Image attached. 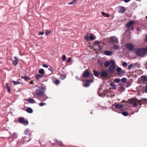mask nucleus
Returning a JSON list of instances; mask_svg holds the SVG:
<instances>
[{
    "instance_id": "nucleus-27",
    "label": "nucleus",
    "mask_w": 147,
    "mask_h": 147,
    "mask_svg": "<svg viewBox=\"0 0 147 147\" xmlns=\"http://www.w3.org/2000/svg\"><path fill=\"white\" fill-rule=\"evenodd\" d=\"M111 86L112 87V89H115L116 88V86L114 83H111L110 84Z\"/></svg>"
},
{
    "instance_id": "nucleus-28",
    "label": "nucleus",
    "mask_w": 147,
    "mask_h": 147,
    "mask_svg": "<svg viewBox=\"0 0 147 147\" xmlns=\"http://www.w3.org/2000/svg\"><path fill=\"white\" fill-rule=\"evenodd\" d=\"M113 48L115 50H118L119 49V47L118 45H114L113 46Z\"/></svg>"
},
{
    "instance_id": "nucleus-43",
    "label": "nucleus",
    "mask_w": 147,
    "mask_h": 147,
    "mask_svg": "<svg viewBox=\"0 0 147 147\" xmlns=\"http://www.w3.org/2000/svg\"><path fill=\"white\" fill-rule=\"evenodd\" d=\"M88 38L89 37L88 34H86L85 36H84L85 39L86 40H88Z\"/></svg>"
},
{
    "instance_id": "nucleus-22",
    "label": "nucleus",
    "mask_w": 147,
    "mask_h": 147,
    "mask_svg": "<svg viewBox=\"0 0 147 147\" xmlns=\"http://www.w3.org/2000/svg\"><path fill=\"white\" fill-rule=\"evenodd\" d=\"M141 79L142 81L143 82H146L147 81V78L145 76H142L141 77Z\"/></svg>"
},
{
    "instance_id": "nucleus-41",
    "label": "nucleus",
    "mask_w": 147,
    "mask_h": 147,
    "mask_svg": "<svg viewBox=\"0 0 147 147\" xmlns=\"http://www.w3.org/2000/svg\"><path fill=\"white\" fill-rule=\"evenodd\" d=\"M120 89L122 91H124V90H125V88L123 85H122L120 87Z\"/></svg>"
},
{
    "instance_id": "nucleus-15",
    "label": "nucleus",
    "mask_w": 147,
    "mask_h": 147,
    "mask_svg": "<svg viewBox=\"0 0 147 147\" xmlns=\"http://www.w3.org/2000/svg\"><path fill=\"white\" fill-rule=\"evenodd\" d=\"M112 53L111 51L106 50L104 52V54L107 56L111 55L112 54Z\"/></svg>"
},
{
    "instance_id": "nucleus-57",
    "label": "nucleus",
    "mask_w": 147,
    "mask_h": 147,
    "mask_svg": "<svg viewBox=\"0 0 147 147\" xmlns=\"http://www.w3.org/2000/svg\"><path fill=\"white\" fill-rule=\"evenodd\" d=\"M145 87L146 88L145 89V91L147 93V84H146Z\"/></svg>"
},
{
    "instance_id": "nucleus-2",
    "label": "nucleus",
    "mask_w": 147,
    "mask_h": 147,
    "mask_svg": "<svg viewBox=\"0 0 147 147\" xmlns=\"http://www.w3.org/2000/svg\"><path fill=\"white\" fill-rule=\"evenodd\" d=\"M19 122L22 123L25 125H28V121H25V119L22 117H20L18 119Z\"/></svg>"
},
{
    "instance_id": "nucleus-54",
    "label": "nucleus",
    "mask_w": 147,
    "mask_h": 147,
    "mask_svg": "<svg viewBox=\"0 0 147 147\" xmlns=\"http://www.w3.org/2000/svg\"><path fill=\"white\" fill-rule=\"evenodd\" d=\"M55 142H58V144H60V145H61V142H59V141H58L57 140H55Z\"/></svg>"
},
{
    "instance_id": "nucleus-5",
    "label": "nucleus",
    "mask_w": 147,
    "mask_h": 147,
    "mask_svg": "<svg viewBox=\"0 0 147 147\" xmlns=\"http://www.w3.org/2000/svg\"><path fill=\"white\" fill-rule=\"evenodd\" d=\"M137 102L140 105H141L142 104L147 102V99L146 98H142L141 100H138Z\"/></svg>"
},
{
    "instance_id": "nucleus-30",
    "label": "nucleus",
    "mask_w": 147,
    "mask_h": 147,
    "mask_svg": "<svg viewBox=\"0 0 147 147\" xmlns=\"http://www.w3.org/2000/svg\"><path fill=\"white\" fill-rule=\"evenodd\" d=\"M22 78H24V80L26 81H27L28 80H30V78L26 76H25L24 77L22 76Z\"/></svg>"
},
{
    "instance_id": "nucleus-62",
    "label": "nucleus",
    "mask_w": 147,
    "mask_h": 147,
    "mask_svg": "<svg viewBox=\"0 0 147 147\" xmlns=\"http://www.w3.org/2000/svg\"><path fill=\"white\" fill-rule=\"evenodd\" d=\"M30 84H33V81H30Z\"/></svg>"
},
{
    "instance_id": "nucleus-45",
    "label": "nucleus",
    "mask_w": 147,
    "mask_h": 147,
    "mask_svg": "<svg viewBox=\"0 0 147 147\" xmlns=\"http://www.w3.org/2000/svg\"><path fill=\"white\" fill-rule=\"evenodd\" d=\"M30 132L28 129H26L24 131V134H27Z\"/></svg>"
},
{
    "instance_id": "nucleus-31",
    "label": "nucleus",
    "mask_w": 147,
    "mask_h": 147,
    "mask_svg": "<svg viewBox=\"0 0 147 147\" xmlns=\"http://www.w3.org/2000/svg\"><path fill=\"white\" fill-rule=\"evenodd\" d=\"M98 63L100 65L102 66L103 64V62L100 60H99L98 61Z\"/></svg>"
},
{
    "instance_id": "nucleus-55",
    "label": "nucleus",
    "mask_w": 147,
    "mask_h": 147,
    "mask_svg": "<svg viewBox=\"0 0 147 147\" xmlns=\"http://www.w3.org/2000/svg\"><path fill=\"white\" fill-rule=\"evenodd\" d=\"M133 106L134 107H136L137 106V105L136 103V102H135L133 103Z\"/></svg>"
},
{
    "instance_id": "nucleus-18",
    "label": "nucleus",
    "mask_w": 147,
    "mask_h": 147,
    "mask_svg": "<svg viewBox=\"0 0 147 147\" xmlns=\"http://www.w3.org/2000/svg\"><path fill=\"white\" fill-rule=\"evenodd\" d=\"M28 102L30 103H36V102L34 100L31 98H29L28 99Z\"/></svg>"
},
{
    "instance_id": "nucleus-24",
    "label": "nucleus",
    "mask_w": 147,
    "mask_h": 147,
    "mask_svg": "<svg viewBox=\"0 0 147 147\" xmlns=\"http://www.w3.org/2000/svg\"><path fill=\"white\" fill-rule=\"evenodd\" d=\"M26 111L28 113H31L32 112V109L30 107H28L27 108Z\"/></svg>"
},
{
    "instance_id": "nucleus-7",
    "label": "nucleus",
    "mask_w": 147,
    "mask_h": 147,
    "mask_svg": "<svg viewBox=\"0 0 147 147\" xmlns=\"http://www.w3.org/2000/svg\"><path fill=\"white\" fill-rule=\"evenodd\" d=\"M116 68V67L115 65H111L109 67L108 71L110 73H113L114 71V69Z\"/></svg>"
},
{
    "instance_id": "nucleus-25",
    "label": "nucleus",
    "mask_w": 147,
    "mask_h": 147,
    "mask_svg": "<svg viewBox=\"0 0 147 147\" xmlns=\"http://www.w3.org/2000/svg\"><path fill=\"white\" fill-rule=\"evenodd\" d=\"M104 64L105 67H108L110 65V63L108 61H106L105 62Z\"/></svg>"
},
{
    "instance_id": "nucleus-34",
    "label": "nucleus",
    "mask_w": 147,
    "mask_h": 147,
    "mask_svg": "<svg viewBox=\"0 0 147 147\" xmlns=\"http://www.w3.org/2000/svg\"><path fill=\"white\" fill-rule=\"evenodd\" d=\"M124 85L126 87H128L131 86V84L129 82H127Z\"/></svg>"
},
{
    "instance_id": "nucleus-21",
    "label": "nucleus",
    "mask_w": 147,
    "mask_h": 147,
    "mask_svg": "<svg viewBox=\"0 0 147 147\" xmlns=\"http://www.w3.org/2000/svg\"><path fill=\"white\" fill-rule=\"evenodd\" d=\"M93 74L95 76L98 77L100 74V72L98 71H94Z\"/></svg>"
},
{
    "instance_id": "nucleus-23",
    "label": "nucleus",
    "mask_w": 147,
    "mask_h": 147,
    "mask_svg": "<svg viewBox=\"0 0 147 147\" xmlns=\"http://www.w3.org/2000/svg\"><path fill=\"white\" fill-rule=\"evenodd\" d=\"M134 64V68H136V67H137V68H138L140 66V64L138 63H134L133 64Z\"/></svg>"
},
{
    "instance_id": "nucleus-33",
    "label": "nucleus",
    "mask_w": 147,
    "mask_h": 147,
    "mask_svg": "<svg viewBox=\"0 0 147 147\" xmlns=\"http://www.w3.org/2000/svg\"><path fill=\"white\" fill-rule=\"evenodd\" d=\"M77 0H73V1L71 2L68 3V4L71 5L72 4H76L77 2Z\"/></svg>"
},
{
    "instance_id": "nucleus-12",
    "label": "nucleus",
    "mask_w": 147,
    "mask_h": 147,
    "mask_svg": "<svg viewBox=\"0 0 147 147\" xmlns=\"http://www.w3.org/2000/svg\"><path fill=\"white\" fill-rule=\"evenodd\" d=\"M93 81H90L89 80H87L86 81V82L83 85V86L85 87H88L90 85V83L92 82Z\"/></svg>"
},
{
    "instance_id": "nucleus-49",
    "label": "nucleus",
    "mask_w": 147,
    "mask_h": 147,
    "mask_svg": "<svg viewBox=\"0 0 147 147\" xmlns=\"http://www.w3.org/2000/svg\"><path fill=\"white\" fill-rule=\"evenodd\" d=\"M71 60V58L70 57H69L68 58V59L66 61L67 63L70 62Z\"/></svg>"
},
{
    "instance_id": "nucleus-10",
    "label": "nucleus",
    "mask_w": 147,
    "mask_h": 147,
    "mask_svg": "<svg viewBox=\"0 0 147 147\" xmlns=\"http://www.w3.org/2000/svg\"><path fill=\"white\" fill-rule=\"evenodd\" d=\"M100 75L102 77H106L108 76V74L106 71L102 70L101 72Z\"/></svg>"
},
{
    "instance_id": "nucleus-26",
    "label": "nucleus",
    "mask_w": 147,
    "mask_h": 147,
    "mask_svg": "<svg viewBox=\"0 0 147 147\" xmlns=\"http://www.w3.org/2000/svg\"><path fill=\"white\" fill-rule=\"evenodd\" d=\"M38 71L40 74H42L44 73V70L42 69H39Z\"/></svg>"
},
{
    "instance_id": "nucleus-39",
    "label": "nucleus",
    "mask_w": 147,
    "mask_h": 147,
    "mask_svg": "<svg viewBox=\"0 0 147 147\" xmlns=\"http://www.w3.org/2000/svg\"><path fill=\"white\" fill-rule=\"evenodd\" d=\"M89 38L91 40H93L95 39V38L94 37L92 34H91V35L89 37Z\"/></svg>"
},
{
    "instance_id": "nucleus-13",
    "label": "nucleus",
    "mask_w": 147,
    "mask_h": 147,
    "mask_svg": "<svg viewBox=\"0 0 147 147\" xmlns=\"http://www.w3.org/2000/svg\"><path fill=\"white\" fill-rule=\"evenodd\" d=\"M15 59L13 60V64L16 66L19 61V59L16 57H15Z\"/></svg>"
},
{
    "instance_id": "nucleus-48",
    "label": "nucleus",
    "mask_w": 147,
    "mask_h": 147,
    "mask_svg": "<svg viewBox=\"0 0 147 147\" xmlns=\"http://www.w3.org/2000/svg\"><path fill=\"white\" fill-rule=\"evenodd\" d=\"M122 65L124 67H126L127 65L126 62H124L122 63Z\"/></svg>"
},
{
    "instance_id": "nucleus-9",
    "label": "nucleus",
    "mask_w": 147,
    "mask_h": 147,
    "mask_svg": "<svg viewBox=\"0 0 147 147\" xmlns=\"http://www.w3.org/2000/svg\"><path fill=\"white\" fill-rule=\"evenodd\" d=\"M110 42L113 43H117L118 42V39L116 37L113 36L110 38Z\"/></svg>"
},
{
    "instance_id": "nucleus-19",
    "label": "nucleus",
    "mask_w": 147,
    "mask_h": 147,
    "mask_svg": "<svg viewBox=\"0 0 147 147\" xmlns=\"http://www.w3.org/2000/svg\"><path fill=\"white\" fill-rule=\"evenodd\" d=\"M123 105H115V107L118 109H121L123 107Z\"/></svg>"
},
{
    "instance_id": "nucleus-16",
    "label": "nucleus",
    "mask_w": 147,
    "mask_h": 147,
    "mask_svg": "<svg viewBox=\"0 0 147 147\" xmlns=\"http://www.w3.org/2000/svg\"><path fill=\"white\" fill-rule=\"evenodd\" d=\"M125 8L124 7H121L119 11V12L121 13L124 12L126 11Z\"/></svg>"
},
{
    "instance_id": "nucleus-17",
    "label": "nucleus",
    "mask_w": 147,
    "mask_h": 147,
    "mask_svg": "<svg viewBox=\"0 0 147 147\" xmlns=\"http://www.w3.org/2000/svg\"><path fill=\"white\" fill-rule=\"evenodd\" d=\"M18 137L17 134L16 133H14L13 134H11L10 137L12 139H14L17 138Z\"/></svg>"
},
{
    "instance_id": "nucleus-6",
    "label": "nucleus",
    "mask_w": 147,
    "mask_h": 147,
    "mask_svg": "<svg viewBox=\"0 0 147 147\" xmlns=\"http://www.w3.org/2000/svg\"><path fill=\"white\" fill-rule=\"evenodd\" d=\"M125 46L126 49L129 50H132L134 47L133 45L129 43L126 44Z\"/></svg>"
},
{
    "instance_id": "nucleus-37",
    "label": "nucleus",
    "mask_w": 147,
    "mask_h": 147,
    "mask_svg": "<svg viewBox=\"0 0 147 147\" xmlns=\"http://www.w3.org/2000/svg\"><path fill=\"white\" fill-rule=\"evenodd\" d=\"M134 67V64H130L128 66V69L130 70L131 68Z\"/></svg>"
},
{
    "instance_id": "nucleus-46",
    "label": "nucleus",
    "mask_w": 147,
    "mask_h": 147,
    "mask_svg": "<svg viewBox=\"0 0 147 147\" xmlns=\"http://www.w3.org/2000/svg\"><path fill=\"white\" fill-rule=\"evenodd\" d=\"M110 62L112 63V65H114L115 64V61L114 60H110Z\"/></svg>"
},
{
    "instance_id": "nucleus-59",
    "label": "nucleus",
    "mask_w": 147,
    "mask_h": 147,
    "mask_svg": "<svg viewBox=\"0 0 147 147\" xmlns=\"http://www.w3.org/2000/svg\"><path fill=\"white\" fill-rule=\"evenodd\" d=\"M105 16L107 18H109L110 16V15L109 14L107 13L106 14Z\"/></svg>"
},
{
    "instance_id": "nucleus-20",
    "label": "nucleus",
    "mask_w": 147,
    "mask_h": 147,
    "mask_svg": "<svg viewBox=\"0 0 147 147\" xmlns=\"http://www.w3.org/2000/svg\"><path fill=\"white\" fill-rule=\"evenodd\" d=\"M43 76V75H39L37 74L36 75L35 77L36 79L37 80H39V79L41 78Z\"/></svg>"
},
{
    "instance_id": "nucleus-11",
    "label": "nucleus",
    "mask_w": 147,
    "mask_h": 147,
    "mask_svg": "<svg viewBox=\"0 0 147 147\" xmlns=\"http://www.w3.org/2000/svg\"><path fill=\"white\" fill-rule=\"evenodd\" d=\"M90 75L89 72L87 71V69L84 72L83 76L84 78H87Z\"/></svg>"
},
{
    "instance_id": "nucleus-35",
    "label": "nucleus",
    "mask_w": 147,
    "mask_h": 147,
    "mask_svg": "<svg viewBox=\"0 0 147 147\" xmlns=\"http://www.w3.org/2000/svg\"><path fill=\"white\" fill-rule=\"evenodd\" d=\"M120 81V79L119 78H116L114 79V81L116 83H119Z\"/></svg>"
},
{
    "instance_id": "nucleus-44",
    "label": "nucleus",
    "mask_w": 147,
    "mask_h": 147,
    "mask_svg": "<svg viewBox=\"0 0 147 147\" xmlns=\"http://www.w3.org/2000/svg\"><path fill=\"white\" fill-rule=\"evenodd\" d=\"M101 42H100L96 40L94 42V44L95 45H99L100 43Z\"/></svg>"
},
{
    "instance_id": "nucleus-56",
    "label": "nucleus",
    "mask_w": 147,
    "mask_h": 147,
    "mask_svg": "<svg viewBox=\"0 0 147 147\" xmlns=\"http://www.w3.org/2000/svg\"><path fill=\"white\" fill-rule=\"evenodd\" d=\"M98 46L100 50H102V46H100V45H98Z\"/></svg>"
},
{
    "instance_id": "nucleus-40",
    "label": "nucleus",
    "mask_w": 147,
    "mask_h": 147,
    "mask_svg": "<svg viewBox=\"0 0 147 147\" xmlns=\"http://www.w3.org/2000/svg\"><path fill=\"white\" fill-rule=\"evenodd\" d=\"M122 115L124 116H127L128 115V113L126 111H124L122 113Z\"/></svg>"
},
{
    "instance_id": "nucleus-4",
    "label": "nucleus",
    "mask_w": 147,
    "mask_h": 147,
    "mask_svg": "<svg viewBox=\"0 0 147 147\" xmlns=\"http://www.w3.org/2000/svg\"><path fill=\"white\" fill-rule=\"evenodd\" d=\"M116 70L118 72V74L120 76H121L126 73L125 70L121 69V68L120 67L117 68Z\"/></svg>"
},
{
    "instance_id": "nucleus-61",
    "label": "nucleus",
    "mask_w": 147,
    "mask_h": 147,
    "mask_svg": "<svg viewBox=\"0 0 147 147\" xmlns=\"http://www.w3.org/2000/svg\"><path fill=\"white\" fill-rule=\"evenodd\" d=\"M102 15L104 16L106 14V13L102 11Z\"/></svg>"
},
{
    "instance_id": "nucleus-8",
    "label": "nucleus",
    "mask_w": 147,
    "mask_h": 147,
    "mask_svg": "<svg viewBox=\"0 0 147 147\" xmlns=\"http://www.w3.org/2000/svg\"><path fill=\"white\" fill-rule=\"evenodd\" d=\"M134 21L131 20L129 21L126 25V26L127 28H129L131 27L134 24Z\"/></svg>"
},
{
    "instance_id": "nucleus-3",
    "label": "nucleus",
    "mask_w": 147,
    "mask_h": 147,
    "mask_svg": "<svg viewBox=\"0 0 147 147\" xmlns=\"http://www.w3.org/2000/svg\"><path fill=\"white\" fill-rule=\"evenodd\" d=\"M44 92L42 89H37L36 90L35 93L37 96H42L44 95Z\"/></svg>"
},
{
    "instance_id": "nucleus-58",
    "label": "nucleus",
    "mask_w": 147,
    "mask_h": 147,
    "mask_svg": "<svg viewBox=\"0 0 147 147\" xmlns=\"http://www.w3.org/2000/svg\"><path fill=\"white\" fill-rule=\"evenodd\" d=\"M131 0H124V1L126 3H127L129 1Z\"/></svg>"
},
{
    "instance_id": "nucleus-60",
    "label": "nucleus",
    "mask_w": 147,
    "mask_h": 147,
    "mask_svg": "<svg viewBox=\"0 0 147 147\" xmlns=\"http://www.w3.org/2000/svg\"><path fill=\"white\" fill-rule=\"evenodd\" d=\"M145 41L146 42H147V34L146 35L145 37Z\"/></svg>"
},
{
    "instance_id": "nucleus-52",
    "label": "nucleus",
    "mask_w": 147,
    "mask_h": 147,
    "mask_svg": "<svg viewBox=\"0 0 147 147\" xmlns=\"http://www.w3.org/2000/svg\"><path fill=\"white\" fill-rule=\"evenodd\" d=\"M65 76L62 75L61 76L60 78L61 79L63 80L65 79Z\"/></svg>"
},
{
    "instance_id": "nucleus-42",
    "label": "nucleus",
    "mask_w": 147,
    "mask_h": 147,
    "mask_svg": "<svg viewBox=\"0 0 147 147\" xmlns=\"http://www.w3.org/2000/svg\"><path fill=\"white\" fill-rule=\"evenodd\" d=\"M55 83L56 85H58L60 83V81L58 79L56 80L55 81Z\"/></svg>"
},
{
    "instance_id": "nucleus-63",
    "label": "nucleus",
    "mask_w": 147,
    "mask_h": 147,
    "mask_svg": "<svg viewBox=\"0 0 147 147\" xmlns=\"http://www.w3.org/2000/svg\"><path fill=\"white\" fill-rule=\"evenodd\" d=\"M137 30L138 31H139L141 30H140V28H137Z\"/></svg>"
},
{
    "instance_id": "nucleus-64",
    "label": "nucleus",
    "mask_w": 147,
    "mask_h": 147,
    "mask_svg": "<svg viewBox=\"0 0 147 147\" xmlns=\"http://www.w3.org/2000/svg\"><path fill=\"white\" fill-rule=\"evenodd\" d=\"M134 27L132 26L131 28V30H134Z\"/></svg>"
},
{
    "instance_id": "nucleus-1",
    "label": "nucleus",
    "mask_w": 147,
    "mask_h": 147,
    "mask_svg": "<svg viewBox=\"0 0 147 147\" xmlns=\"http://www.w3.org/2000/svg\"><path fill=\"white\" fill-rule=\"evenodd\" d=\"M136 55L138 56L143 57V55L147 52V47L142 49H136L135 50Z\"/></svg>"
},
{
    "instance_id": "nucleus-36",
    "label": "nucleus",
    "mask_w": 147,
    "mask_h": 147,
    "mask_svg": "<svg viewBox=\"0 0 147 147\" xmlns=\"http://www.w3.org/2000/svg\"><path fill=\"white\" fill-rule=\"evenodd\" d=\"M13 82L14 85H16L18 84H20V82L19 81H15L14 80L13 81Z\"/></svg>"
},
{
    "instance_id": "nucleus-53",
    "label": "nucleus",
    "mask_w": 147,
    "mask_h": 147,
    "mask_svg": "<svg viewBox=\"0 0 147 147\" xmlns=\"http://www.w3.org/2000/svg\"><path fill=\"white\" fill-rule=\"evenodd\" d=\"M44 34V33L43 32H40L39 33L38 35H42Z\"/></svg>"
},
{
    "instance_id": "nucleus-51",
    "label": "nucleus",
    "mask_w": 147,
    "mask_h": 147,
    "mask_svg": "<svg viewBox=\"0 0 147 147\" xmlns=\"http://www.w3.org/2000/svg\"><path fill=\"white\" fill-rule=\"evenodd\" d=\"M51 32V30H47V35L49 34Z\"/></svg>"
},
{
    "instance_id": "nucleus-32",
    "label": "nucleus",
    "mask_w": 147,
    "mask_h": 147,
    "mask_svg": "<svg viewBox=\"0 0 147 147\" xmlns=\"http://www.w3.org/2000/svg\"><path fill=\"white\" fill-rule=\"evenodd\" d=\"M48 70L51 71V72L49 73V75H50L53 72V69L52 67H50L48 69Z\"/></svg>"
},
{
    "instance_id": "nucleus-14",
    "label": "nucleus",
    "mask_w": 147,
    "mask_h": 147,
    "mask_svg": "<svg viewBox=\"0 0 147 147\" xmlns=\"http://www.w3.org/2000/svg\"><path fill=\"white\" fill-rule=\"evenodd\" d=\"M136 99L133 98L129 99L128 101V102L130 104H132L136 102Z\"/></svg>"
},
{
    "instance_id": "nucleus-50",
    "label": "nucleus",
    "mask_w": 147,
    "mask_h": 147,
    "mask_svg": "<svg viewBox=\"0 0 147 147\" xmlns=\"http://www.w3.org/2000/svg\"><path fill=\"white\" fill-rule=\"evenodd\" d=\"M62 59L63 61H65L66 59V57L65 55H64L62 56Z\"/></svg>"
},
{
    "instance_id": "nucleus-29",
    "label": "nucleus",
    "mask_w": 147,
    "mask_h": 147,
    "mask_svg": "<svg viewBox=\"0 0 147 147\" xmlns=\"http://www.w3.org/2000/svg\"><path fill=\"white\" fill-rule=\"evenodd\" d=\"M121 80L122 83H125L126 82L127 79L125 78H123L121 79Z\"/></svg>"
},
{
    "instance_id": "nucleus-47",
    "label": "nucleus",
    "mask_w": 147,
    "mask_h": 147,
    "mask_svg": "<svg viewBox=\"0 0 147 147\" xmlns=\"http://www.w3.org/2000/svg\"><path fill=\"white\" fill-rule=\"evenodd\" d=\"M45 105V103L43 102H40L39 104L40 106H42Z\"/></svg>"
},
{
    "instance_id": "nucleus-38",
    "label": "nucleus",
    "mask_w": 147,
    "mask_h": 147,
    "mask_svg": "<svg viewBox=\"0 0 147 147\" xmlns=\"http://www.w3.org/2000/svg\"><path fill=\"white\" fill-rule=\"evenodd\" d=\"M6 88L7 89V91H8V92H9V93H10L11 90H10V88H9V86H8V84L7 83L6 84Z\"/></svg>"
}]
</instances>
